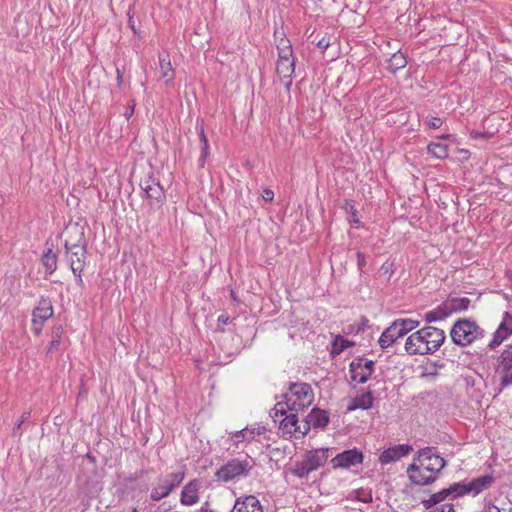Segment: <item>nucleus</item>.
I'll use <instances>...</instances> for the list:
<instances>
[{"mask_svg":"<svg viewBox=\"0 0 512 512\" xmlns=\"http://www.w3.org/2000/svg\"><path fill=\"white\" fill-rule=\"evenodd\" d=\"M60 333H61V327L57 328V331L55 332L56 336L50 342L48 352L58 349V347L60 345Z\"/></svg>","mask_w":512,"mask_h":512,"instance_id":"40","label":"nucleus"},{"mask_svg":"<svg viewBox=\"0 0 512 512\" xmlns=\"http://www.w3.org/2000/svg\"><path fill=\"white\" fill-rule=\"evenodd\" d=\"M271 418L276 423L278 417H283L279 421V429L284 434H295L300 429L297 412L287 410L283 402H277L270 413Z\"/></svg>","mask_w":512,"mask_h":512,"instance_id":"8","label":"nucleus"},{"mask_svg":"<svg viewBox=\"0 0 512 512\" xmlns=\"http://www.w3.org/2000/svg\"><path fill=\"white\" fill-rule=\"evenodd\" d=\"M230 512H263V509L256 496L248 495L238 498Z\"/></svg>","mask_w":512,"mask_h":512,"instance_id":"20","label":"nucleus"},{"mask_svg":"<svg viewBox=\"0 0 512 512\" xmlns=\"http://www.w3.org/2000/svg\"><path fill=\"white\" fill-rule=\"evenodd\" d=\"M446 499H450V495L447 488H444L434 494H432L428 499H423L421 501L422 505L425 509H430L435 505L445 501Z\"/></svg>","mask_w":512,"mask_h":512,"instance_id":"28","label":"nucleus"},{"mask_svg":"<svg viewBox=\"0 0 512 512\" xmlns=\"http://www.w3.org/2000/svg\"><path fill=\"white\" fill-rule=\"evenodd\" d=\"M292 49V46L290 44V41L285 38H281L280 42L277 44V49Z\"/></svg>","mask_w":512,"mask_h":512,"instance_id":"47","label":"nucleus"},{"mask_svg":"<svg viewBox=\"0 0 512 512\" xmlns=\"http://www.w3.org/2000/svg\"><path fill=\"white\" fill-rule=\"evenodd\" d=\"M428 362H430V364L439 372V370L443 369L444 368V363L437 360V361H433V360H427Z\"/></svg>","mask_w":512,"mask_h":512,"instance_id":"49","label":"nucleus"},{"mask_svg":"<svg viewBox=\"0 0 512 512\" xmlns=\"http://www.w3.org/2000/svg\"><path fill=\"white\" fill-rule=\"evenodd\" d=\"M449 316L450 315L448 313V310H447L446 306L444 305V303H441L435 309L425 313L424 314V320L427 323H432V322H435V321L445 320Z\"/></svg>","mask_w":512,"mask_h":512,"instance_id":"26","label":"nucleus"},{"mask_svg":"<svg viewBox=\"0 0 512 512\" xmlns=\"http://www.w3.org/2000/svg\"><path fill=\"white\" fill-rule=\"evenodd\" d=\"M359 373H365V369L359 370Z\"/></svg>","mask_w":512,"mask_h":512,"instance_id":"60","label":"nucleus"},{"mask_svg":"<svg viewBox=\"0 0 512 512\" xmlns=\"http://www.w3.org/2000/svg\"><path fill=\"white\" fill-rule=\"evenodd\" d=\"M357 499L363 503L372 502V493L370 491H365L363 489H359L356 491Z\"/></svg>","mask_w":512,"mask_h":512,"instance_id":"38","label":"nucleus"},{"mask_svg":"<svg viewBox=\"0 0 512 512\" xmlns=\"http://www.w3.org/2000/svg\"><path fill=\"white\" fill-rule=\"evenodd\" d=\"M30 417V412H25L22 417H21V420L17 423L16 427L14 428V432L19 429L21 427V425L24 423V421H26L28 418Z\"/></svg>","mask_w":512,"mask_h":512,"instance_id":"52","label":"nucleus"},{"mask_svg":"<svg viewBox=\"0 0 512 512\" xmlns=\"http://www.w3.org/2000/svg\"><path fill=\"white\" fill-rule=\"evenodd\" d=\"M310 423H312V426L314 428H325L329 423V415L328 412L320 409V408H313L309 414Z\"/></svg>","mask_w":512,"mask_h":512,"instance_id":"25","label":"nucleus"},{"mask_svg":"<svg viewBox=\"0 0 512 512\" xmlns=\"http://www.w3.org/2000/svg\"><path fill=\"white\" fill-rule=\"evenodd\" d=\"M512 333V315L509 312H504L501 323L493 334V339L488 346L491 349L499 346L510 334Z\"/></svg>","mask_w":512,"mask_h":512,"instance_id":"15","label":"nucleus"},{"mask_svg":"<svg viewBox=\"0 0 512 512\" xmlns=\"http://www.w3.org/2000/svg\"><path fill=\"white\" fill-rule=\"evenodd\" d=\"M450 336L454 344L465 347L484 336V330L475 321L459 319L451 328Z\"/></svg>","mask_w":512,"mask_h":512,"instance_id":"5","label":"nucleus"},{"mask_svg":"<svg viewBox=\"0 0 512 512\" xmlns=\"http://www.w3.org/2000/svg\"><path fill=\"white\" fill-rule=\"evenodd\" d=\"M32 316V329L36 335H39L45 321L53 316V306L51 300L48 298H41L38 302V305L33 310Z\"/></svg>","mask_w":512,"mask_h":512,"instance_id":"11","label":"nucleus"},{"mask_svg":"<svg viewBox=\"0 0 512 512\" xmlns=\"http://www.w3.org/2000/svg\"><path fill=\"white\" fill-rule=\"evenodd\" d=\"M295 71V59L277 60L276 73L280 82L284 85L286 91H290L292 85V75Z\"/></svg>","mask_w":512,"mask_h":512,"instance_id":"17","label":"nucleus"},{"mask_svg":"<svg viewBox=\"0 0 512 512\" xmlns=\"http://www.w3.org/2000/svg\"><path fill=\"white\" fill-rule=\"evenodd\" d=\"M284 406L287 410L298 412L308 408L314 400V392L308 383L293 382L289 384L288 392L283 394Z\"/></svg>","mask_w":512,"mask_h":512,"instance_id":"3","label":"nucleus"},{"mask_svg":"<svg viewBox=\"0 0 512 512\" xmlns=\"http://www.w3.org/2000/svg\"><path fill=\"white\" fill-rule=\"evenodd\" d=\"M254 467L255 461L249 456L232 458L216 471L215 477L218 481L227 483L235 479L248 477Z\"/></svg>","mask_w":512,"mask_h":512,"instance_id":"4","label":"nucleus"},{"mask_svg":"<svg viewBox=\"0 0 512 512\" xmlns=\"http://www.w3.org/2000/svg\"><path fill=\"white\" fill-rule=\"evenodd\" d=\"M292 49V46L290 44V41L285 38H281L280 42L277 44V49Z\"/></svg>","mask_w":512,"mask_h":512,"instance_id":"46","label":"nucleus"},{"mask_svg":"<svg viewBox=\"0 0 512 512\" xmlns=\"http://www.w3.org/2000/svg\"><path fill=\"white\" fill-rule=\"evenodd\" d=\"M427 123L431 129H438L442 126L443 121L440 117H431Z\"/></svg>","mask_w":512,"mask_h":512,"instance_id":"44","label":"nucleus"},{"mask_svg":"<svg viewBox=\"0 0 512 512\" xmlns=\"http://www.w3.org/2000/svg\"><path fill=\"white\" fill-rule=\"evenodd\" d=\"M353 342L349 341L348 339H345L342 336H336L332 343V349L331 354L332 355H339L342 353L345 349L352 346Z\"/></svg>","mask_w":512,"mask_h":512,"instance_id":"34","label":"nucleus"},{"mask_svg":"<svg viewBox=\"0 0 512 512\" xmlns=\"http://www.w3.org/2000/svg\"><path fill=\"white\" fill-rule=\"evenodd\" d=\"M329 45H330V42H329V40H327L326 38H322V39H320V40L318 41V43H317V46H318L320 49H323V50H324V49H326V48H328V47H329Z\"/></svg>","mask_w":512,"mask_h":512,"instance_id":"51","label":"nucleus"},{"mask_svg":"<svg viewBox=\"0 0 512 512\" xmlns=\"http://www.w3.org/2000/svg\"><path fill=\"white\" fill-rule=\"evenodd\" d=\"M146 473H147V471H146V470L141 469V470H139V471H137V472L135 473V476H134V477H130V478H129V480H130V481H135V480H137L138 478H142Z\"/></svg>","mask_w":512,"mask_h":512,"instance_id":"54","label":"nucleus"},{"mask_svg":"<svg viewBox=\"0 0 512 512\" xmlns=\"http://www.w3.org/2000/svg\"><path fill=\"white\" fill-rule=\"evenodd\" d=\"M265 432L266 428L264 426H257L252 428L245 427L244 440L251 442L255 440L257 436L263 435Z\"/></svg>","mask_w":512,"mask_h":512,"instance_id":"37","label":"nucleus"},{"mask_svg":"<svg viewBox=\"0 0 512 512\" xmlns=\"http://www.w3.org/2000/svg\"><path fill=\"white\" fill-rule=\"evenodd\" d=\"M133 112H134V105L130 106V108L127 109V111L125 112L126 118L129 119L132 116Z\"/></svg>","mask_w":512,"mask_h":512,"instance_id":"57","label":"nucleus"},{"mask_svg":"<svg viewBox=\"0 0 512 512\" xmlns=\"http://www.w3.org/2000/svg\"><path fill=\"white\" fill-rule=\"evenodd\" d=\"M429 512H455V509L453 504L446 503L441 505L440 507L430 510Z\"/></svg>","mask_w":512,"mask_h":512,"instance_id":"43","label":"nucleus"},{"mask_svg":"<svg viewBox=\"0 0 512 512\" xmlns=\"http://www.w3.org/2000/svg\"><path fill=\"white\" fill-rule=\"evenodd\" d=\"M64 233L66 236L64 243L66 250L74 249L78 245H80V247H87V241L83 227L79 226L78 224L70 225L65 229Z\"/></svg>","mask_w":512,"mask_h":512,"instance_id":"14","label":"nucleus"},{"mask_svg":"<svg viewBox=\"0 0 512 512\" xmlns=\"http://www.w3.org/2000/svg\"><path fill=\"white\" fill-rule=\"evenodd\" d=\"M184 477V472H173L160 476L156 485L151 490L150 499L160 501L168 497L182 483Z\"/></svg>","mask_w":512,"mask_h":512,"instance_id":"7","label":"nucleus"},{"mask_svg":"<svg viewBox=\"0 0 512 512\" xmlns=\"http://www.w3.org/2000/svg\"><path fill=\"white\" fill-rule=\"evenodd\" d=\"M412 451V446L408 444H399L384 450L379 456V462L382 465L393 463L408 455Z\"/></svg>","mask_w":512,"mask_h":512,"instance_id":"16","label":"nucleus"},{"mask_svg":"<svg viewBox=\"0 0 512 512\" xmlns=\"http://www.w3.org/2000/svg\"><path fill=\"white\" fill-rule=\"evenodd\" d=\"M312 426V423H310V418L307 415L305 420L300 424V429L297 430L298 433H300L302 436L306 435Z\"/></svg>","mask_w":512,"mask_h":512,"instance_id":"41","label":"nucleus"},{"mask_svg":"<svg viewBox=\"0 0 512 512\" xmlns=\"http://www.w3.org/2000/svg\"><path fill=\"white\" fill-rule=\"evenodd\" d=\"M141 189L145 192L147 198L155 200L157 204L162 205L166 199L163 187L159 181L152 176L144 179L140 183Z\"/></svg>","mask_w":512,"mask_h":512,"instance_id":"13","label":"nucleus"},{"mask_svg":"<svg viewBox=\"0 0 512 512\" xmlns=\"http://www.w3.org/2000/svg\"><path fill=\"white\" fill-rule=\"evenodd\" d=\"M201 488V481L193 479L189 481L182 489L180 495V502L183 505L191 506L199 501V490Z\"/></svg>","mask_w":512,"mask_h":512,"instance_id":"18","label":"nucleus"},{"mask_svg":"<svg viewBox=\"0 0 512 512\" xmlns=\"http://www.w3.org/2000/svg\"><path fill=\"white\" fill-rule=\"evenodd\" d=\"M199 140H200V148H201V155L199 158V166L204 167L205 160L209 156V142L208 138L204 132L203 123L201 124L200 131H199Z\"/></svg>","mask_w":512,"mask_h":512,"instance_id":"32","label":"nucleus"},{"mask_svg":"<svg viewBox=\"0 0 512 512\" xmlns=\"http://www.w3.org/2000/svg\"><path fill=\"white\" fill-rule=\"evenodd\" d=\"M496 374L500 379L501 390L512 385V344L503 350L497 360Z\"/></svg>","mask_w":512,"mask_h":512,"instance_id":"9","label":"nucleus"},{"mask_svg":"<svg viewBox=\"0 0 512 512\" xmlns=\"http://www.w3.org/2000/svg\"><path fill=\"white\" fill-rule=\"evenodd\" d=\"M244 432H245V428H243L239 431L232 432L230 434H231L232 438H236V439L242 438L244 440Z\"/></svg>","mask_w":512,"mask_h":512,"instance_id":"53","label":"nucleus"},{"mask_svg":"<svg viewBox=\"0 0 512 512\" xmlns=\"http://www.w3.org/2000/svg\"><path fill=\"white\" fill-rule=\"evenodd\" d=\"M273 197H274V193L272 190H269V189H266L264 190V194H263V199L266 201V202H270L273 200Z\"/></svg>","mask_w":512,"mask_h":512,"instance_id":"48","label":"nucleus"},{"mask_svg":"<svg viewBox=\"0 0 512 512\" xmlns=\"http://www.w3.org/2000/svg\"><path fill=\"white\" fill-rule=\"evenodd\" d=\"M450 499H456L464 495H470L468 483L466 481L456 482L447 487Z\"/></svg>","mask_w":512,"mask_h":512,"instance_id":"30","label":"nucleus"},{"mask_svg":"<svg viewBox=\"0 0 512 512\" xmlns=\"http://www.w3.org/2000/svg\"><path fill=\"white\" fill-rule=\"evenodd\" d=\"M428 153L433 155L437 159H445L448 157V146L441 143H430L427 146Z\"/></svg>","mask_w":512,"mask_h":512,"instance_id":"33","label":"nucleus"},{"mask_svg":"<svg viewBox=\"0 0 512 512\" xmlns=\"http://www.w3.org/2000/svg\"><path fill=\"white\" fill-rule=\"evenodd\" d=\"M443 303L446 306L449 315H451V314H453L455 312H460V311L467 310L469 305H470V303H471V301L467 297H461V298L450 297L446 301H444Z\"/></svg>","mask_w":512,"mask_h":512,"instance_id":"24","label":"nucleus"},{"mask_svg":"<svg viewBox=\"0 0 512 512\" xmlns=\"http://www.w3.org/2000/svg\"><path fill=\"white\" fill-rule=\"evenodd\" d=\"M218 324L226 325L230 321V317L227 314H221L218 317Z\"/></svg>","mask_w":512,"mask_h":512,"instance_id":"50","label":"nucleus"},{"mask_svg":"<svg viewBox=\"0 0 512 512\" xmlns=\"http://www.w3.org/2000/svg\"><path fill=\"white\" fill-rule=\"evenodd\" d=\"M278 50V60H290L295 59L293 57V50L292 49H277Z\"/></svg>","mask_w":512,"mask_h":512,"instance_id":"39","label":"nucleus"},{"mask_svg":"<svg viewBox=\"0 0 512 512\" xmlns=\"http://www.w3.org/2000/svg\"><path fill=\"white\" fill-rule=\"evenodd\" d=\"M76 278H77V282L79 285H82L83 284V280H82V277H81V273H73Z\"/></svg>","mask_w":512,"mask_h":512,"instance_id":"59","label":"nucleus"},{"mask_svg":"<svg viewBox=\"0 0 512 512\" xmlns=\"http://www.w3.org/2000/svg\"><path fill=\"white\" fill-rule=\"evenodd\" d=\"M405 336L402 331H400L399 326H397L394 322L386 328L380 338L379 345L382 349H386L391 346L397 339Z\"/></svg>","mask_w":512,"mask_h":512,"instance_id":"21","label":"nucleus"},{"mask_svg":"<svg viewBox=\"0 0 512 512\" xmlns=\"http://www.w3.org/2000/svg\"><path fill=\"white\" fill-rule=\"evenodd\" d=\"M393 322L399 326L400 331H402L404 335L417 328L420 324L419 321L413 319H396Z\"/></svg>","mask_w":512,"mask_h":512,"instance_id":"35","label":"nucleus"},{"mask_svg":"<svg viewBox=\"0 0 512 512\" xmlns=\"http://www.w3.org/2000/svg\"><path fill=\"white\" fill-rule=\"evenodd\" d=\"M159 63L161 70V77L165 83H169L174 79V70L171 66L169 55H159Z\"/></svg>","mask_w":512,"mask_h":512,"instance_id":"27","label":"nucleus"},{"mask_svg":"<svg viewBox=\"0 0 512 512\" xmlns=\"http://www.w3.org/2000/svg\"><path fill=\"white\" fill-rule=\"evenodd\" d=\"M57 259V254L52 251V248H47L43 253L41 261L49 275L57 269Z\"/></svg>","mask_w":512,"mask_h":512,"instance_id":"29","label":"nucleus"},{"mask_svg":"<svg viewBox=\"0 0 512 512\" xmlns=\"http://www.w3.org/2000/svg\"><path fill=\"white\" fill-rule=\"evenodd\" d=\"M445 339L442 329L426 326L409 335L404 348L409 355L433 354L439 350Z\"/></svg>","mask_w":512,"mask_h":512,"instance_id":"2","label":"nucleus"},{"mask_svg":"<svg viewBox=\"0 0 512 512\" xmlns=\"http://www.w3.org/2000/svg\"><path fill=\"white\" fill-rule=\"evenodd\" d=\"M419 369L420 377L423 379L434 380L439 374V372L428 361L420 365Z\"/></svg>","mask_w":512,"mask_h":512,"instance_id":"36","label":"nucleus"},{"mask_svg":"<svg viewBox=\"0 0 512 512\" xmlns=\"http://www.w3.org/2000/svg\"><path fill=\"white\" fill-rule=\"evenodd\" d=\"M445 466L446 461L438 455L435 447H425L414 455L406 472L413 484L425 486L434 483Z\"/></svg>","mask_w":512,"mask_h":512,"instance_id":"1","label":"nucleus"},{"mask_svg":"<svg viewBox=\"0 0 512 512\" xmlns=\"http://www.w3.org/2000/svg\"><path fill=\"white\" fill-rule=\"evenodd\" d=\"M116 72H117V84L120 86L123 81V74L119 68H117Z\"/></svg>","mask_w":512,"mask_h":512,"instance_id":"56","label":"nucleus"},{"mask_svg":"<svg viewBox=\"0 0 512 512\" xmlns=\"http://www.w3.org/2000/svg\"><path fill=\"white\" fill-rule=\"evenodd\" d=\"M131 10H132V9L130 8V9H129V11H128V15H129V25H130V27L132 28V30H134V31H135L134 21L132 20V16L130 15Z\"/></svg>","mask_w":512,"mask_h":512,"instance_id":"58","label":"nucleus"},{"mask_svg":"<svg viewBox=\"0 0 512 512\" xmlns=\"http://www.w3.org/2000/svg\"><path fill=\"white\" fill-rule=\"evenodd\" d=\"M374 397L371 391L356 395L347 407L348 411L357 409L368 410L373 406Z\"/></svg>","mask_w":512,"mask_h":512,"instance_id":"23","label":"nucleus"},{"mask_svg":"<svg viewBox=\"0 0 512 512\" xmlns=\"http://www.w3.org/2000/svg\"><path fill=\"white\" fill-rule=\"evenodd\" d=\"M495 482V478L492 475H482L467 482L469 487L470 495L477 496L482 491L490 488Z\"/></svg>","mask_w":512,"mask_h":512,"instance_id":"22","label":"nucleus"},{"mask_svg":"<svg viewBox=\"0 0 512 512\" xmlns=\"http://www.w3.org/2000/svg\"><path fill=\"white\" fill-rule=\"evenodd\" d=\"M356 259H357L358 269H359L360 273H363V267L366 265L365 255L362 252L358 251L356 253Z\"/></svg>","mask_w":512,"mask_h":512,"instance_id":"45","label":"nucleus"},{"mask_svg":"<svg viewBox=\"0 0 512 512\" xmlns=\"http://www.w3.org/2000/svg\"><path fill=\"white\" fill-rule=\"evenodd\" d=\"M484 512H501V511L497 506L490 504L489 506H487L485 508Z\"/></svg>","mask_w":512,"mask_h":512,"instance_id":"55","label":"nucleus"},{"mask_svg":"<svg viewBox=\"0 0 512 512\" xmlns=\"http://www.w3.org/2000/svg\"><path fill=\"white\" fill-rule=\"evenodd\" d=\"M363 458V453L357 448H354L337 454L331 462L333 468H350L362 464Z\"/></svg>","mask_w":512,"mask_h":512,"instance_id":"12","label":"nucleus"},{"mask_svg":"<svg viewBox=\"0 0 512 512\" xmlns=\"http://www.w3.org/2000/svg\"><path fill=\"white\" fill-rule=\"evenodd\" d=\"M346 208L350 209V221L358 223L359 219L357 217V210L354 207L353 201H346Z\"/></svg>","mask_w":512,"mask_h":512,"instance_id":"42","label":"nucleus"},{"mask_svg":"<svg viewBox=\"0 0 512 512\" xmlns=\"http://www.w3.org/2000/svg\"><path fill=\"white\" fill-rule=\"evenodd\" d=\"M349 372L353 381L363 384L368 381L374 372V361L364 357H356L349 365Z\"/></svg>","mask_w":512,"mask_h":512,"instance_id":"10","label":"nucleus"},{"mask_svg":"<svg viewBox=\"0 0 512 512\" xmlns=\"http://www.w3.org/2000/svg\"><path fill=\"white\" fill-rule=\"evenodd\" d=\"M407 65L406 57L400 51L394 53L388 60L387 69L390 72L395 73L399 69L404 68Z\"/></svg>","mask_w":512,"mask_h":512,"instance_id":"31","label":"nucleus"},{"mask_svg":"<svg viewBox=\"0 0 512 512\" xmlns=\"http://www.w3.org/2000/svg\"><path fill=\"white\" fill-rule=\"evenodd\" d=\"M86 253V247H80V245L76 246L74 249L66 250V254L68 256L70 267L73 273H81L83 271L85 266Z\"/></svg>","mask_w":512,"mask_h":512,"instance_id":"19","label":"nucleus"},{"mask_svg":"<svg viewBox=\"0 0 512 512\" xmlns=\"http://www.w3.org/2000/svg\"><path fill=\"white\" fill-rule=\"evenodd\" d=\"M328 458L329 449L320 448L308 451L305 458L295 464L292 474L298 478H307L311 472L324 466Z\"/></svg>","mask_w":512,"mask_h":512,"instance_id":"6","label":"nucleus"}]
</instances>
